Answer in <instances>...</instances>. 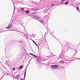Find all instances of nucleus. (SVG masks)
I'll use <instances>...</instances> for the list:
<instances>
[{
	"instance_id": "1",
	"label": "nucleus",
	"mask_w": 80,
	"mask_h": 80,
	"mask_svg": "<svg viewBox=\"0 0 80 80\" xmlns=\"http://www.w3.org/2000/svg\"><path fill=\"white\" fill-rule=\"evenodd\" d=\"M51 68L54 69H55V68H58V65H52L51 66Z\"/></svg>"
},
{
	"instance_id": "2",
	"label": "nucleus",
	"mask_w": 80,
	"mask_h": 80,
	"mask_svg": "<svg viewBox=\"0 0 80 80\" xmlns=\"http://www.w3.org/2000/svg\"><path fill=\"white\" fill-rule=\"evenodd\" d=\"M12 23H10L8 25V26L7 28L8 29H9V28H10L12 27Z\"/></svg>"
},
{
	"instance_id": "3",
	"label": "nucleus",
	"mask_w": 80,
	"mask_h": 80,
	"mask_svg": "<svg viewBox=\"0 0 80 80\" xmlns=\"http://www.w3.org/2000/svg\"><path fill=\"white\" fill-rule=\"evenodd\" d=\"M20 75H18L16 77V78L17 80H20Z\"/></svg>"
},
{
	"instance_id": "4",
	"label": "nucleus",
	"mask_w": 80,
	"mask_h": 80,
	"mask_svg": "<svg viewBox=\"0 0 80 80\" xmlns=\"http://www.w3.org/2000/svg\"><path fill=\"white\" fill-rule=\"evenodd\" d=\"M29 54H30V55H32V56H33V57H35L36 58H37V57L36 56V55H34L32 53H29Z\"/></svg>"
},
{
	"instance_id": "5",
	"label": "nucleus",
	"mask_w": 80,
	"mask_h": 80,
	"mask_svg": "<svg viewBox=\"0 0 80 80\" xmlns=\"http://www.w3.org/2000/svg\"><path fill=\"white\" fill-rule=\"evenodd\" d=\"M66 0H61V2L62 4H64Z\"/></svg>"
},
{
	"instance_id": "6",
	"label": "nucleus",
	"mask_w": 80,
	"mask_h": 80,
	"mask_svg": "<svg viewBox=\"0 0 80 80\" xmlns=\"http://www.w3.org/2000/svg\"><path fill=\"white\" fill-rule=\"evenodd\" d=\"M36 20H39V21H41V20H40V18L38 17H37V18H36Z\"/></svg>"
},
{
	"instance_id": "7",
	"label": "nucleus",
	"mask_w": 80,
	"mask_h": 80,
	"mask_svg": "<svg viewBox=\"0 0 80 80\" xmlns=\"http://www.w3.org/2000/svg\"><path fill=\"white\" fill-rule=\"evenodd\" d=\"M33 42L34 43H35V45H36V46H37V47H38V48H39V47L38 46V45L36 43H35V41L33 40H32Z\"/></svg>"
},
{
	"instance_id": "8",
	"label": "nucleus",
	"mask_w": 80,
	"mask_h": 80,
	"mask_svg": "<svg viewBox=\"0 0 80 80\" xmlns=\"http://www.w3.org/2000/svg\"><path fill=\"white\" fill-rule=\"evenodd\" d=\"M23 66H20L19 68V69H20V70H22V68H23Z\"/></svg>"
},
{
	"instance_id": "9",
	"label": "nucleus",
	"mask_w": 80,
	"mask_h": 80,
	"mask_svg": "<svg viewBox=\"0 0 80 80\" xmlns=\"http://www.w3.org/2000/svg\"><path fill=\"white\" fill-rule=\"evenodd\" d=\"M76 9L78 12H79V8H78V7H77L76 8Z\"/></svg>"
},
{
	"instance_id": "10",
	"label": "nucleus",
	"mask_w": 80,
	"mask_h": 80,
	"mask_svg": "<svg viewBox=\"0 0 80 80\" xmlns=\"http://www.w3.org/2000/svg\"><path fill=\"white\" fill-rule=\"evenodd\" d=\"M25 12L26 13H29V12L28 11H26Z\"/></svg>"
},
{
	"instance_id": "11",
	"label": "nucleus",
	"mask_w": 80,
	"mask_h": 80,
	"mask_svg": "<svg viewBox=\"0 0 80 80\" xmlns=\"http://www.w3.org/2000/svg\"><path fill=\"white\" fill-rule=\"evenodd\" d=\"M64 4H65V5H68V2H66Z\"/></svg>"
},
{
	"instance_id": "12",
	"label": "nucleus",
	"mask_w": 80,
	"mask_h": 80,
	"mask_svg": "<svg viewBox=\"0 0 80 80\" xmlns=\"http://www.w3.org/2000/svg\"><path fill=\"white\" fill-rule=\"evenodd\" d=\"M26 75V71L25 72L24 74V77L25 78V76Z\"/></svg>"
},
{
	"instance_id": "13",
	"label": "nucleus",
	"mask_w": 80,
	"mask_h": 80,
	"mask_svg": "<svg viewBox=\"0 0 80 80\" xmlns=\"http://www.w3.org/2000/svg\"><path fill=\"white\" fill-rule=\"evenodd\" d=\"M15 70V68H13V69H12V70Z\"/></svg>"
},
{
	"instance_id": "14",
	"label": "nucleus",
	"mask_w": 80,
	"mask_h": 80,
	"mask_svg": "<svg viewBox=\"0 0 80 80\" xmlns=\"http://www.w3.org/2000/svg\"><path fill=\"white\" fill-rule=\"evenodd\" d=\"M21 9H22V10H23V8H21Z\"/></svg>"
},
{
	"instance_id": "15",
	"label": "nucleus",
	"mask_w": 80,
	"mask_h": 80,
	"mask_svg": "<svg viewBox=\"0 0 80 80\" xmlns=\"http://www.w3.org/2000/svg\"><path fill=\"white\" fill-rule=\"evenodd\" d=\"M54 5V4H51V5L52 6H53V5Z\"/></svg>"
},
{
	"instance_id": "16",
	"label": "nucleus",
	"mask_w": 80,
	"mask_h": 80,
	"mask_svg": "<svg viewBox=\"0 0 80 80\" xmlns=\"http://www.w3.org/2000/svg\"><path fill=\"white\" fill-rule=\"evenodd\" d=\"M60 62H62V63H63V61H61Z\"/></svg>"
},
{
	"instance_id": "17",
	"label": "nucleus",
	"mask_w": 80,
	"mask_h": 80,
	"mask_svg": "<svg viewBox=\"0 0 80 80\" xmlns=\"http://www.w3.org/2000/svg\"><path fill=\"white\" fill-rule=\"evenodd\" d=\"M20 80H24L22 79H21Z\"/></svg>"
},
{
	"instance_id": "18",
	"label": "nucleus",
	"mask_w": 80,
	"mask_h": 80,
	"mask_svg": "<svg viewBox=\"0 0 80 80\" xmlns=\"http://www.w3.org/2000/svg\"><path fill=\"white\" fill-rule=\"evenodd\" d=\"M6 31H7L6 30H5L4 31V32H6Z\"/></svg>"
},
{
	"instance_id": "19",
	"label": "nucleus",
	"mask_w": 80,
	"mask_h": 80,
	"mask_svg": "<svg viewBox=\"0 0 80 80\" xmlns=\"http://www.w3.org/2000/svg\"><path fill=\"white\" fill-rule=\"evenodd\" d=\"M2 30V29H0V31H1Z\"/></svg>"
},
{
	"instance_id": "20",
	"label": "nucleus",
	"mask_w": 80,
	"mask_h": 80,
	"mask_svg": "<svg viewBox=\"0 0 80 80\" xmlns=\"http://www.w3.org/2000/svg\"><path fill=\"white\" fill-rule=\"evenodd\" d=\"M42 22H43V21H42Z\"/></svg>"
}]
</instances>
